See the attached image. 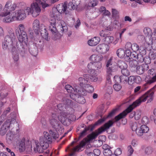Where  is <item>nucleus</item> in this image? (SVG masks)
<instances>
[{"label": "nucleus", "instance_id": "nucleus-50", "mask_svg": "<svg viewBox=\"0 0 156 156\" xmlns=\"http://www.w3.org/2000/svg\"><path fill=\"white\" fill-rule=\"evenodd\" d=\"M113 59V57H111L106 62V67L107 68L111 66L112 65Z\"/></svg>", "mask_w": 156, "mask_h": 156}, {"label": "nucleus", "instance_id": "nucleus-26", "mask_svg": "<svg viewBox=\"0 0 156 156\" xmlns=\"http://www.w3.org/2000/svg\"><path fill=\"white\" fill-rule=\"evenodd\" d=\"M118 110V108H115L114 110H113L110 113L109 115L106 118L104 117L102 119H100L96 123V125H98L100 124L101 123L104 122L106 119L109 117H111L113 116L115 113Z\"/></svg>", "mask_w": 156, "mask_h": 156}, {"label": "nucleus", "instance_id": "nucleus-25", "mask_svg": "<svg viewBox=\"0 0 156 156\" xmlns=\"http://www.w3.org/2000/svg\"><path fill=\"white\" fill-rule=\"evenodd\" d=\"M12 57L14 60L15 62H17L19 59V56L18 52L16 47L14 46L12 48Z\"/></svg>", "mask_w": 156, "mask_h": 156}, {"label": "nucleus", "instance_id": "nucleus-55", "mask_svg": "<svg viewBox=\"0 0 156 156\" xmlns=\"http://www.w3.org/2000/svg\"><path fill=\"white\" fill-rule=\"evenodd\" d=\"M137 54L136 52H134L130 53V58H131L133 60H137Z\"/></svg>", "mask_w": 156, "mask_h": 156}, {"label": "nucleus", "instance_id": "nucleus-33", "mask_svg": "<svg viewBox=\"0 0 156 156\" xmlns=\"http://www.w3.org/2000/svg\"><path fill=\"white\" fill-rule=\"evenodd\" d=\"M117 56L120 58H123L125 56V51L122 48H119L116 51Z\"/></svg>", "mask_w": 156, "mask_h": 156}, {"label": "nucleus", "instance_id": "nucleus-7", "mask_svg": "<svg viewBox=\"0 0 156 156\" xmlns=\"http://www.w3.org/2000/svg\"><path fill=\"white\" fill-rule=\"evenodd\" d=\"M16 41V38L14 32L12 30L11 34L5 36L2 43V48L4 50L9 49L13 47L14 44Z\"/></svg>", "mask_w": 156, "mask_h": 156}, {"label": "nucleus", "instance_id": "nucleus-12", "mask_svg": "<svg viewBox=\"0 0 156 156\" xmlns=\"http://www.w3.org/2000/svg\"><path fill=\"white\" fill-rule=\"evenodd\" d=\"M62 102L64 105L62 103H60L57 105V107L58 110L62 112H65L64 109H66L67 107L72 106L73 105V102L70 99H69L67 97H66L63 98Z\"/></svg>", "mask_w": 156, "mask_h": 156}, {"label": "nucleus", "instance_id": "nucleus-14", "mask_svg": "<svg viewBox=\"0 0 156 156\" xmlns=\"http://www.w3.org/2000/svg\"><path fill=\"white\" fill-rule=\"evenodd\" d=\"M67 8V4L66 2H64L63 4L61 3L57 5L55 9L60 14L65 12L66 16L68 17L71 15V13L70 11H66Z\"/></svg>", "mask_w": 156, "mask_h": 156}, {"label": "nucleus", "instance_id": "nucleus-49", "mask_svg": "<svg viewBox=\"0 0 156 156\" xmlns=\"http://www.w3.org/2000/svg\"><path fill=\"white\" fill-rule=\"evenodd\" d=\"M108 31L106 30H102L100 32V36L102 37H104L105 38L108 36Z\"/></svg>", "mask_w": 156, "mask_h": 156}, {"label": "nucleus", "instance_id": "nucleus-57", "mask_svg": "<svg viewBox=\"0 0 156 156\" xmlns=\"http://www.w3.org/2000/svg\"><path fill=\"white\" fill-rule=\"evenodd\" d=\"M139 126L137 122H135L133 123L132 126L131 128L132 129L133 131H136V129H138Z\"/></svg>", "mask_w": 156, "mask_h": 156}, {"label": "nucleus", "instance_id": "nucleus-15", "mask_svg": "<svg viewBox=\"0 0 156 156\" xmlns=\"http://www.w3.org/2000/svg\"><path fill=\"white\" fill-rule=\"evenodd\" d=\"M14 121L16 122L15 117L12 119L11 121L10 119H8L5 122L3 125L2 126L0 130V134L2 136L4 135L8 130L10 125L11 124V122Z\"/></svg>", "mask_w": 156, "mask_h": 156}, {"label": "nucleus", "instance_id": "nucleus-29", "mask_svg": "<svg viewBox=\"0 0 156 156\" xmlns=\"http://www.w3.org/2000/svg\"><path fill=\"white\" fill-rule=\"evenodd\" d=\"M144 150L145 154L147 155L151 154L153 151V148L151 147H146L145 146H142L141 147L140 151L141 152Z\"/></svg>", "mask_w": 156, "mask_h": 156}, {"label": "nucleus", "instance_id": "nucleus-30", "mask_svg": "<svg viewBox=\"0 0 156 156\" xmlns=\"http://www.w3.org/2000/svg\"><path fill=\"white\" fill-rule=\"evenodd\" d=\"M8 15L7 16L4 17L3 19V21L5 23H9L13 22L15 20H16L15 17L14 15L13 14V12H12L10 15Z\"/></svg>", "mask_w": 156, "mask_h": 156}, {"label": "nucleus", "instance_id": "nucleus-62", "mask_svg": "<svg viewBox=\"0 0 156 156\" xmlns=\"http://www.w3.org/2000/svg\"><path fill=\"white\" fill-rule=\"evenodd\" d=\"M89 129L88 128H85L84 130L81 133L80 137H81L86 135L87 131Z\"/></svg>", "mask_w": 156, "mask_h": 156}, {"label": "nucleus", "instance_id": "nucleus-40", "mask_svg": "<svg viewBox=\"0 0 156 156\" xmlns=\"http://www.w3.org/2000/svg\"><path fill=\"white\" fill-rule=\"evenodd\" d=\"M132 45L131 43L130 42H128L126 43L125 48L126 49V52H127V51H130V50H132Z\"/></svg>", "mask_w": 156, "mask_h": 156}, {"label": "nucleus", "instance_id": "nucleus-16", "mask_svg": "<svg viewBox=\"0 0 156 156\" xmlns=\"http://www.w3.org/2000/svg\"><path fill=\"white\" fill-rule=\"evenodd\" d=\"M109 46L105 44H99L96 47V50L98 53L103 54L107 53L109 49Z\"/></svg>", "mask_w": 156, "mask_h": 156}, {"label": "nucleus", "instance_id": "nucleus-21", "mask_svg": "<svg viewBox=\"0 0 156 156\" xmlns=\"http://www.w3.org/2000/svg\"><path fill=\"white\" fill-rule=\"evenodd\" d=\"M100 41V38L98 37H95L88 41V44L91 46H95L98 44Z\"/></svg>", "mask_w": 156, "mask_h": 156}, {"label": "nucleus", "instance_id": "nucleus-63", "mask_svg": "<svg viewBox=\"0 0 156 156\" xmlns=\"http://www.w3.org/2000/svg\"><path fill=\"white\" fill-rule=\"evenodd\" d=\"M121 76H122L123 78L122 80H121V83H122L124 84H126L127 83V76H126L124 75H121Z\"/></svg>", "mask_w": 156, "mask_h": 156}, {"label": "nucleus", "instance_id": "nucleus-37", "mask_svg": "<svg viewBox=\"0 0 156 156\" xmlns=\"http://www.w3.org/2000/svg\"><path fill=\"white\" fill-rule=\"evenodd\" d=\"M25 147V140L22 139L20 142L19 148V149L21 151L24 150Z\"/></svg>", "mask_w": 156, "mask_h": 156}, {"label": "nucleus", "instance_id": "nucleus-11", "mask_svg": "<svg viewBox=\"0 0 156 156\" xmlns=\"http://www.w3.org/2000/svg\"><path fill=\"white\" fill-rule=\"evenodd\" d=\"M56 110H55L53 112H55L56 115L57 116V119H58L59 121L62 123L64 124L65 122L67 119L71 120V116H73V115L71 114L68 113L67 111L65 112H60L59 115Z\"/></svg>", "mask_w": 156, "mask_h": 156}, {"label": "nucleus", "instance_id": "nucleus-41", "mask_svg": "<svg viewBox=\"0 0 156 156\" xmlns=\"http://www.w3.org/2000/svg\"><path fill=\"white\" fill-rule=\"evenodd\" d=\"M105 90L106 94L110 95L112 93V87H105Z\"/></svg>", "mask_w": 156, "mask_h": 156}, {"label": "nucleus", "instance_id": "nucleus-39", "mask_svg": "<svg viewBox=\"0 0 156 156\" xmlns=\"http://www.w3.org/2000/svg\"><path fill=\"white\" fill-rule=\"evenodd\" d=\"M118 66L119 68H127L128 66L123 61L119 62Z\"/></svg>", "mask_w": 156, "mask_h": 156}, {"label": "nucleus", "instance_id": "nucleus-19", "mask_svg": "<svg viewBox=\"0 0 156 156\" xmlns=\"http://www.w3.org/2000/svg\"><path fill=\"white\" fill-rule=\"evenodd\" d=\"M74 88H73L70 85H67L65 87V88L67 92L69 93L77 92L78 93V90H80L79 86H77L76 84L74 85Z\"/></svg>", "mask_w": 156, "mask_h": 156}, {"label": "nucleus", "instance_id": "nucleus-18", "mask_svg": "<svg viewBox=\"0 0 156 156\" xmlns=\"http://www.w3.org/2000/svg\"><path fill=\"white\" fill-rule=\"evenodd\" d=\"M149 130V128L145 125H142L136 131V134L139 136H142L144 133H147Z\"/></svg>", "mask_w": 156, "mask_h": 156}, {"label": "nucleus", "instance_id": "nucleus-54", "mask_svg": "<svg viewBox=\"0 0 156 156\" xmlns=\"http://www.w3.org/2000/svg\"><path fill=\"white\" fill-rule=\"evenodd\" d=\"M121 72L122 75L128 76L130 74V72L128 69H122Z\"/></svg>", "mask_w": 156, "mask_h": 156}, {"label": "nucleus", "instance_id": "nucleus-56", "mask_svg": "<svg viewBox=\"0 0 156 156\" xmlns=\"http://www.w3.org/2000/svg\"><path fill=\"white\" fill-rule=\"evenodd\" d=\"M127 149L129 154L128 156H131L134 151L133 148L131 145H129L127 147Z\"/></svg>", "mask_w": 156, "mask_h": 156}, {"label": "nucleus", "instance_id": "nucleus-43", "mask_svg": "<svg viewBox=\"0 0 156 156\" xmlns=\"http://www.w3.org/2000/svg\"><path fill=\"white\" fill-rule=\"evenodd\" d=\"M112 16L115 18L119 17V12L115 9H112Z\"/></svg>", "mask_w": 156, "mask_h": 156}, {"label": "nucleus", "instance_id": "nucleus-51", "mask_svg": "<svg viewBox=\"0 0 156 156\" xmlns=\"http://www.w3.org/2000/svg\"><path fill=\"white\" fill-rule=\"evenodd\" d=\"M149 122V119L146 116L143 117L141 120V122L144 124V125H146Z\"/></svg>", "mask_w": 156, "mask_h": 156}, {"label": "nucleus", "instance_id": "nucleus-13", "mask_svg": "<svg viewBox=\"0 0 156 156\" xmlns=\"http://www.w3.org/2000/svg\"><path fill=\"white\" fill-rule=\"evenodd\" d=\"M148 73V74L152 76H147L145 79V81L147 84H151L156 81V73H155L154 69H150Z\"/></svg>", "mask_w": 156, "mask_h": 156}, {"label": "nucleus", "instance_id": "nucleus-42", "mask_svg": "<svg viewBox=\"0 0 156 156\" xmlns=\"http://www.w3.org/2000/svg\"><path fill=\"white\" fill-rule=\"evenodd\" d=\"M76 93H78V92H75L74 93L73 92L70 93L69 97V96H66V97H67L69 99L70 97L72 99L76 101L77 98L78 97L77 94Z\"/></svg>", "mask_w": 156, "mask_h": 156}, {"label": "nucleus", "instance_id": "nucleus-17", "mask_svg": "<svg viewBox=\"0 0 156 156\" xmlns=\"http://www.w3.org/2000/svg\"><path fill=\"white\" fill-rule=\"evenodd\" d=\"M114 69H107V76L105 87H112V83L110 75L113 74Z\"/></svg>", "mask_w": 156, "mask_h": 156}, {"label": "nucleus", "instance_id": "nucleus-48", "mask_svg": "<svg viewBox=\"0 0 156 156\" xmlns=\"http://www.w3.org/2000/svg\"><path fill=\"white\" fill-rule=\"evenodd\" d=\"M139 50V45L136 43H133L132 45V50L134 52H136Z\"/></svg>", "mask_w": 156, "mask_h": 156}, {"label": "nucleus", "instance_id": "nucleus-28", "mask_svg": "<svg viewBox=\"0 0 156 156\" xmlns=\"http://www.w3.org/2000/svg\"><path fill=\"white\" fill-rule=\"evenodd\" d=\"M39 32L41 33V34L44 36L46 39L48 35V33L46 30L45 25L43 24H41Z\"/></svg>", "mask_w": 156, "mask_h": 156}, {"label": "nucleus", "instance_id": "nucleus-9", "mask_svg": "<svg viewBox=\"0 0 156 156\" xmlns=\"http://www.w3.org/2000/svg\"><path fill=\"white\" fill-rule=\"evenodd\" d=\"M29 8V7H26L24 9H20L13 12L15 17L16 20H22L25 19L27 15H29L28 12Z\"/></svg>", "mask_w": 156, "mask_h": 156}, {"label": "nucleus", "instance_id": "nucleus-8", "mask_svg": "<svg viewBox=\"0 0 156 156\" xmlns=\"http://www.w3.org/2000/svg\"><path fill=\"white\" fill-rule=\"evenodd\" d=\"M16 7L15 4H12L10 1L7 2L4 6L3 12L0 14V16L2 17H5L10 15V12L15 10Z\"/></svg>", "mask_w": 156, "mask_h": 156}, {"label": "nucleus", "instance_id": "nucleus-47", "mask_svg": "<svg viewBox=\"0 0 156 156\" xmlns=\"http://www.w3.org/2000/svg\"><path fill=\"white\" fill-rule=\"evenodd\" d=\"M112 154V151L109 148L105 149L103 151V154L105 156H110Z\"/></svg>", "mask_w": 156, "mask_h": 156}, {"label": "nucleus", "instance_id": "nucleus-58", "mask_svg": "<svg viewBox=\"0 0 156 156\" xmlns=\"http://www.w3.org/2000/svg\"><path fill=\"white\" fill-rule=\"evenodd\" d=\"M137 59L139 62H142L145 60V59H144L143 55L140 54H137Z\"/></svg>", "mask_w": 156, "mask_h": 156}, {"label": "nucleus", "instance_id": "nucleus-27", "mask_svg": "<svg viewBox=\"0 0 156 156\" xmlns=\"http://www.w3.org/2000/svg\"><path fill=\"white\" fill-rule=\"evenodd\" d=\"M78 0H72V2L69 3L68 5V8L71 10L76 9L77 6L79 4Z\"/></svg>", "mask_w": 156, "mask_h": 156}, {"label": "nucleus", "instance_id": "nucleus-64", "mask_svg": "<svg viewBox=\"0 0 156 156\" xmlns=\"http://www.w3.org/2000/svg\"><path fill=\"white\" fill-rule=\"evenodd\" d=\"M131 144L133 147L136 146L138 144L137 140H133L131 141Z\"/></svg>", "mask_w": 156, "mask_h": 156}, {"label": "nucleus", "instance_id": "nucleus-36", "mask_svg": "<svg viewBox=\"0 0 156 156\" xmlns=\"http://www.w3.org/2000/svg\"><path fill=\"white\" fill-rule=\"evenodd\" d=\"M94 153L93 152H89L88 154V156H98L100 154V151L98 149H94L93 151Z\"/></svg>", "mask_w": 156, "mask_h": 156}, {"label": "nucleus", "instance_id": "nucleus-1", "mask_svg": "<svg viewBox=\"0 0 156 156\" xmlns=\"http://www.w3.org/2000/svg\"><path fill=\"white\" fill-rule=\"evenodd\" d=\"M57 119L55 112H52L49 118V122L52 128L56 131L54 132L52 130H49L48 132L45 131L43 133L44 136L40 137L39 142L38 141H30L28 140L26 143V146L28 144V147L31 148L32 145L30 144L34 142L36 146L34 148L35 151L40 153L44 152V150L46 149L48 147L49 143L51 142L52 138L56 139L58 137V132L61 133L63 132V128Z\"/></svg>", "mask_w": 156, "mask_h": 156}, {"label": "nucleus", "instance_id": "nucleus-2", "mask_svg": "<svg viewBox=\"0 0 156 156\" xmlns=\"http://www.w3.org/2000/svg\"><path fill=\"white\" fill-rule=\"evenodd\" d=\"M19 30H16L15 32L18 40L20 43L24 42L27 47L29 51L33 56H36L38 53V48L41 47L42 43L41 41L37 38H34V41H29L27 44L28 41V37L25 31V26L23 24H20L18 26Z\"/></svg>", "mask_w": 156, "mask_h": 156}, {"label": "nucleus", "instance_id": "nucleus-32", "mask_svg": "<svg viewBox=\"0 0 156 156\" xmlns=\"http://www.w3.org/2000/svg\"><path fill=\"white\" fill-rule=\"evenodd\" d=\"M13 135L11 131L8 132L6 134V139L9 144L11 143L13 139Z\"/></svg>", "mask_w": 156, "mask_h": 156}, {"label": "nucleus", "instance_id": "nucleus-35", "mask_svg": "<svg viewBox=\"0 0 156 156\" xmlns=\"http://www.w3.org/2000/svg\"><path fill=\"white\" fill-rule=\"evenodd\" d=\"M78 94V97L77 98L76 101L81 104H84L86 102V100L84 98L83 96L79 95V94Z\"/></svg>", "mask_w": 156, "mask_h": 156}, {"label": "nucleus", "instance_id": "nucleus-44", "mask_svg": "<svg viewBox=\"0 0 156 156\" xmlns=\"http://www.w3.org/2000/svg\"><path fill=\"white\" fill-rule=\"evenodd\" d=\"M123 78L122 76H119L118 75H116L114 76V80L115 82V83H121V81L123 79Z\"/></svg>", "mask_w": 156, "mask_h": 156}, {"label": "nucleus", "instance_id": "nucleus-24", "mask_svg": "<svg viewBox=\"0 0 156 156\" xmlns=\"http://www.w3.org/2000/svg\"><path fill=\"white\" fill-rule=\"evenodd\" d=\"M103 59V57L102 55H98L95 54L92 55L90 58V59L94 62H99Z\"/></svg>", "mask_w": 156, "mask_h": 156}, {"label": "nucleus", "instance_id": "nucleus-20", "mask_svg": "<svg viewBox=\"0 0 156 156\" xmlns=\"http://www.w3.org/2000/svg\"><path fill=\"white\" fill-rule=\"evenodd\" d=\"M32 25L33 29L35 33L38 34L41 25L39 21L37 19L35 20L33 22Z\"/></svg>", "mask_w": 156, "mask_h": 156}, {"label": "nucleus", "instance_id": "nucleus-52", "mask_svg": "<svg viewBox=\"0 0 156 156\" xmlns=\"http://www.w3.org/2000/svg\"><path fill=\"white\" fill-rule=\"evenodd\" d=\"M141 115V112L139 110L136 111L135 112L134 119L136 120H138L140 118Z\"/></svg>", "mask_w": 156, "mask_h": 156}, {"label": "nucleus", "instance_id": "nucleus-22", "mask_svg": "<svg viewBox=\"0 0 156 156\" xmlns=\"http://www.w3.org/2000/svg\"><path fill=\"white\" fill-rule=\"evenodd\" d=\"M20 43V47H19V46L17 45V43H16L17 49L18 51H19V53L20 55L22 57H23L27 54V50L25 47L23 46V44H22V43Z\"/></svg>", "mask_w": 156, "mask_h": 156}, {"label": "nucleus", "instance_id": "nucleus-31", "mask_svg": "<svg viewBox=\"0 0 156 156\" xmlns=\"http://www.w3.org/2000/svg\"><path fill=\"white\" fill-rule=\"evenodd\" d=\"M84 77L87 79L86 80H90L91 81L95 82L97 80L98 78L96 76H93L89 74H86L84 75Z\"/></svg>", "mask_w": 156, "mask_h": 156}, {"label": "nucleus", "instance_id": "nucleus-6", "mask_svg": "<svg viewBox=\"0 0 156 156\" xmlns=\"http://www.w3.org/2000/svg\"><path fill=\"white\" fill-rule=\"evenodd\" d=\"M80 82V90H78V93L82 95L87 94V92H92L94 91L93 87L89 84L87 80H86L83 77H80L79 78Z\"/></svg>", "mask_w": 156, "mask_h": 156}, {"label": "nucleus", "instance_id": "nucleus-61", "mask_svg": "<svg viewBox=\"0 0 156 156\" xmlns=\"http://www.w3.org/2000/svg\"><path fill=\"white\" fill-rule=\"evenodd\" d=\"M122 151L121 149L120 148H117L114 152L115 154L117 156L120 155L122 153Z\"/></svg>", "mask_w": 156, "mask_h": 156}, {"label": "nucleus", "instance_id": "nucleus-10", "mask_svg": "<svg viewBox=\"0 0 156 156\" xmlns=\"http://www.w3.org/2000/svg\"><path fill=\"white\" fill-rule=\"evenodd\" d=\"M29 14H31L34 17H36L40 14L41 12V9L38 3L36 2L32 3L30 7H29Z\"/></svg>", "mask_w": 156, "mask_h": 156}, {"label": "nucleus", "instance_id": "nucleus-53", "mask_svg": "<svg viewBox=\"0 0 156 156\" xmlns=\"http://www.w3.org/2000/svg\"><path fill=\"white\" fill-rule=\"evenodd\" d=\"M97 0H91L88 3V5L89 7H93L97 5Z\"/></svg>", "mask_w": 156, "mask_h": 156}, {"label": "nucleus", "instance_id": "nucleus-34", "mask_svg": "<svg viewBox=\"0 0 156 156\" xmlns=\"http://www.w3.org/2000/svg\"><path fill=\"white\" fill-rule=\"evenodd\" d=\"M138 63L136 60H133L130 61L129 62L130 67L131 68H138Z\"/></svg>", "mask_w": 156, "mask_h": 156}, {"label": "nucleus", "instance_id": "nucleus-38", "mask_svg": "<svg viewBox=\"0 0 156 156\" xmlns=\"http://www.w3.org/2000/svg\"><path fill=\"white\" fill-rule=\"evenodd\" d=\"M134 76H130L129 77L127 76V83L131 85L135 83Z\"/></svg>", "mask_w": 156, "mask_h": 156}, {"label": "nucleus", "instance_id": "nucleus-4", "mask_svg": "<svg viewBox=\"0 0 156 156\" xmlns=\"http://www.w3.org/2000/svg\"><path fill=\"white\" fill-rule=\"evenodd\" d=\"M50 18L49 20L50 23L49 29L53 34V36L55 37L54 39L56 40L59 37V34L57 32L56 28V20H58V25L57 27L60 29L62 32L67 29V27L66 23L63 20H60L61 15L55 9H52L50 15Z\"/></svg>", "mask_w": 156, "mask_h": 156}, {"label": "nucleus", "instance_id": "nucleus-46", "mask_svg": "<svg viewBox=\"0 0 156 156\" xmlns=\"http://www.w3.org/2000/svg\"><path fill=\"white\" fill-rule=\"evenodd\" d=\"M147 59L148 60L147 62H145V63H143L141 65V67L142 68H148L149 66L148 64L151 63V61L149 58H147Z\"/></svg>", "mask_w": 156, "mask_h": 156}, {"label": "nucleus", "instance_id": "nucleus-59", "mask_svg": "<svg viewBox=\"0 0 156 156\" xmlns=\"http://www.w3.org/2000/svg\"><path fill=\"white\" fill-rule=\"evenodd\" d=\"M134 79L135 83H140L142 80L140 76H134Z\"/></svg>", "mask_w": 156, "mask_h": 156}, {"label": "nucleus", "instance_id": "nucleus-45", "mask_svg": "<svg viewBox=\"0 0 156 156\" xmlns=\"http://www.w3.org/2000/svg\"><path fill=\"white\" fill-rule=\"evenodd\" d=\"M113 87L115 90L118 91H119L122 88L121 85L119 83H115L113 85Z\"/></svg>", "mask_w": 156, "mask_h": 156}, {"label": "nucleus", "instance_id": "nucleus-60", "mask_svg": "<svg viewBox=\"0 0 156 156\" xmlns=\"http://www.w3.org/2000/svg\"><path fill=\"white\" fill-rule=\"evenodd\" d=\"M145 69H136V72L139 75L142 74L145 71Z\"/></svg>", "mask_w": 156, "mask_h": 156}, {"label": "nucleus", "instance_id": "nucleus-5", "mask_svg": "<svg viewBox=\"0 0 156 156\" xmlns=\"http://www.w3.org/2000/svg\"><path fill=\"white\" fill-rule=\"evenodd\" d=\"M156 90V85L151 89L147 91L141 96L138 99L133 102L125 110L115 117L116 121L125 117L129 113L131 112L135 107L140 105L142 102H145L147 100L148 102H151L153 99L154 91Z\"/></svg>", "mask_w": 156, "mask_h": 156}, {"label": "nucleus", "instance_id": "nucleus-23", "mask_svg": "<svg viewBox=\"0 0 156 156\" xmlns=\"http://www.w3.org/2000/svg\"><path fill=\"white\" fill-rule=\"evenodd\" d=\"M119 39L116 38L115 40L113 37L111 36H108V35L105 39V41L106 43L110 44L112 43L114 45H115L118 42Z\"/></svg>", "mask_w": 156, "mask_h": 156}, {"label": "nucleus", "instance_id": "nucleus-3", "mask_svg": "<svg viewBox=\"0 0 156 156\" xmlns=\"http://www.w3.org/2000/svg\"><path fill=\"white\" fill-rule=\"evenodd\" d=\"M113 123L114 122L112 120L109 121L108 122L105 123L103 126L96 130L95 132L89 135L88 136V138H85L83 139L79 145L75 147H73V145L76 143V141H73L68 147L67 148L66 150V151H68L70 153L69 156L74 155L76 152L82 151V148L86 144L89 142L90 140L95 139L98 135L105 131L106 129H109L112 125Z\"/></svg>", "mask_w": 156, "mask_h": 156}]
</instances>
